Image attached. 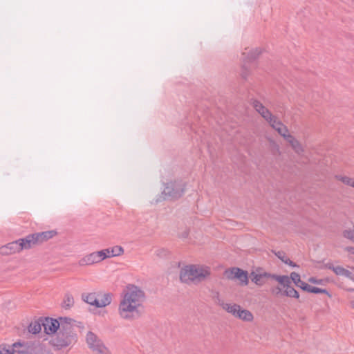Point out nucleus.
<instances>
[{
    "label": "nucleus",
    "instance_id": "f257e3e1",
    "mask_svg": "<svg viewBox=\"0 0 354 354\" xmlns=\"http://www.w3.org/2000/svg\"><path fill=\"white\" fill-rule=\"evenodd\" d=\"M145 299V294L138 286L128 284L119 305V314L122 319H133L141 314L140 308Z\"/></svg>",
    "mask_w": 354,
    "mask_h": 354
},
{
    "label": "nucleus",
    "instance_id": "f03ea898",
    "mask_svg": "<svg viewBox=\"0 0 354 354\" xmlns=\"http://www.w3.org/2000/svg\"><path fill=\"white\" fill-rule=\"evenodd\" d=\"M62 326L56 333L55 338L51 341L53 346L56 350H62L77 342V334L72 324L74 319L64 317Z\"/></svg>",
    "mask_w": 354,
    "mask_h": 354
},
{
    "label": "nucleus",
    "instance_id": "7ed1b4c3",
    "mask_svg": "<svg viewBox=\"0 0 354 354\" xmlns=\"http://www.w3.org/2000/svg\"><path fill=\"white\" fill-rule=\"evenodd\" d=\"M210 274V268L207 266L189 265L183 268L180 271L181 281L189 283L192 281L201 282Z\"/></svg>",
    "mask_w": 354,
    "mask_h": 354
},
{
    "label": "nucleus",
    "instance_id": "20e7f679",
    "mask_svg": "<svg viewBox=\"0 0 354 354\" xmlns=\"http://www.w3.org/2000/svg\"><path fill=\"white\" fill-rule=\"evenodd\" d=\"M186 184L181 180L169 181L165 184L162 192L164 200L175 201L182 197L185 192Z\"/></svg>",
    "mask_w": 354,
    "mask_h": 354
},
{
    "label": "nucleus",
    "instance_id": "39448f33",
    "mask_svg": "<svg viewBox=\"0 0 354 354\" xmlns=\"http://www.w3.org/2000/svg\"><path fill=\"white\" fill-rule=\"evenodd\" d=\"M64 317H59L58 319L52 317H40L44 333L47 335L56 334L59 328L62 326Z\"/></svg>",
    "mask_w": 354,
    "mask_h": 354
},
{
    "label": "nucleus",
    "instance_id": "423d86ee",
    "mask_svg": "<svg viewBox=\"0 0 354 354\" xmlns=\"http://www.w3.org/2000/svg\"><path fill=\"white\" fill-rule=\"evenodd\" d=\"M86 341L88 346L93 351L96 352L97 354L104 353L106 347L102 340L93 332L88 331L86 335Z\"/></svg>",
    "mask_w": 354,
    "mask_h": 354
},
{
    "label": "nucleus",
    "instance_id": "0eeeda50",
    "mask_svg": "<svg viewBox=\"0 0 354 354\" xmlns=\"http://www.w3.org/2000/svg\"><path fill=\"white\" fill-rule=\"evenodd\" d=\"M225 275L228 279H238L242 285L248 284V272L239 268L234 267L225 271Z\"/></svg>",
    "mask_w": 354,
    "mask_h": 354
},
{
    "label": "nucleus",
    "instance_id": "6e6552de",
    "mask_svg": "<svg viewBox=\"0 0 354 354\" xmlns=\"http://www.w3.org/2000/svg\"><path fill=\"white\" fill-rule=\"evenodd\" d=\"M262 51L260 48H255L250 50L247 55H245V53H243V71L241 73V76L243 79L246 80L248 75V71L247 68V64L254 62L258 57L261 54Z\"/></svg>",
    "mask_w": 354,
    "mask_h": 354
},
{
    "label": "nucleus",
    "instance_id": "1a4fd4ad",
    "mask_svg": "<svg viewBox=\"0 0 354 354\" xmlns=\"http://www.w3.org/2000/svg\"><path fill=\"white\" fill-rule=\"evenodd\" d=\"M19 239L7 243L0 248V254L2 255H10L19 253L21 251Z\"/></svg>",
    "mask_w": 354,
    "mask_h": 354
},
{
    "label": "nucleus",
    "instance_id": "9d476101",
    "mask_svg": "<svg viewBox=\"0 0 354 354\" xmlns=\"http://www.w3.org/2000/svg\"><path fill=\"white\" fill-rule=\"evenodd\" d=\"M270 273L267 272H259V270L256 272L252 271L250 274L251 281L256 285L261 286L266 282V279L270 278Z\"/></svg>",
    "mask_w": 354,
    "mask_h": 354
},
{
    "label": "nucleus",
    "instance_id": "9b49d317",
    "mask_svg": "<svg viewBox=\"0 0 354 354\" xmlns=\"http://www.w3.org/2000/svg\"><path fill=\"white\" fill-rule=\"evenodd\" d=\"M30 343L15 342L11 346V354H30Z\"/></svg>",
    "mask_w": 354,
    "mask_h": 354
},
{
    "label": "nucleus",
    "instance_id": "f8f14e48",
    "mask_svg": "<svg viewBox=\"0 0 354 354\" xmlns=\"http://www.w3.org/2000/svg\"><path fill=\"white\" fill-rule=\"evenodd\" d=\"M101 296V292H91L88 294H82V298L86 303L98 308L99 299Z\"/></svg>",
    "mask_w": 354,
    "mask_h": 354
},
{
    "label": "nucleus",
    "instance_id": "ddd939ff",
    "mask_svg": "<svg viewBox=\"0 0 354 354\" xmlns=\"http://www.w3.org/2000/svg\"><path fill=\"white\" fill-rule=\"evenodd\" d=\"M99 262L100 261L96 254V252H93L82 258L79 261V264L81 266H84L93 265L94 263H97Z\"/></svg>",
    "mask_w": 354,
    "mask_h": 354
},
{
    "label": "nucleus",
    "instance_id": "4468645a",
    "mask_svg": "<svg viewBox=\"0 0 354 354\" xmlns=\"http://www.w3.org/2000/svg\"><path fill=\"white\" fill-rule=\"evenodd\" d=\"M290 281L295 283L297 287L300 288L302 290L306 291L308 283L304 282L301 279L300 275L295 272H292L290 274Z\"/></svg>",
    "mask_w": 354,
    "mask_h": 354
},
{
    "label": "nucleus",
    "instance_id": "2eb2a0df",
    "mask_svg": "<svg viewBox=\"0 0 354 354\" xmlns=\"http://www.w3.org/2000/svg\"><path fill=\"white\" fill-rule=\"evenodd\" d=\"M19 241L21 251L24 250H29L35 247L30 234L24 238L19 239Z\"/></svg>",
    "mask_w": 354,
    "mask_h": 354
},
{
    "label": "nucleus",
    "instance_id": "dca6fc26",
    "mask_svg": "<svg viewBox=\"0 0 354 354\" xmlns=\"http://www.w3.org/2000/svg\"><path fill=\"white\" fill-rule=\"evenodd\" d=\"M270 278L276 280L284 288L287 287L289 284H291L290 278L287 275H277L276 274L270 273Z\"/></svg>",
    "mask_w": 354,
    "mask_h": 354
},
{
    "label": "nucleus",
    "instance_id": "f3484780",
    "mask_svg": "<svg viewBox=\"0 0 354 354\" xmlns=\"http://www.w3.org/2000/svg\"><path fill=\"white\" fill-rule=\"evenodd\" d=\"M41 321L40 320V317L35 320V322H32L28 326V330L30 333L36 335L38 334L41 329Z\"/></svg>",
    "mask_w": 354,
    "mask_h": 354
},
{
    "label": "nucleus",
    "instance_id": "a211bd4d",
    "mask_svg": "<svg viewBox=\"0 0 354 354\" xmlns=\"http://www.w3.org/2000/svg\"><path fill=\"white\" fill-rule=\"evenodd\" d=\"M282 296L299 299V293L297 290L295 289L294 287L291 286V284H289L287 287L285 288V290L283 291Z\"/></svg>",
    "mask_w": 354,
    "mask_h": 354
},
{
    "label": "nucleus",
    "instance_id": "6ab92c4d",
    "mask_svg": "<svg viewBox=\"0 0 354 354\" xmlns=\"http://www.w3.org/2000/svg\"><path fill=\"white\" fill-rule=\"evenodd\" d=\"M222 307L227 313L232 314L234 317H236L241 306L236 304H231L225 303L222 304Z\"/></svg>",
    "mask_w": 354,
    "mask_h": 354
},
{
    "label": "nucleus",
    "instance_id": "aec40b11",
    "mask_svg": "<svg viewBox=\"0 0 354 354\" xmlns=\"http://www.w3.org/2000/svg\"><path fill=\"white\" fill-rule=\"evenodd\" d=\"M286 140L290 144L292 149L297 153H299L303 151L302 147L299 142L297 139H295L292 135L288 134Z\"/></svg>",
    "mask_w": 354,
    "mask_h": 354
},
{
    "label": "nucleus",
    "instance_id": "412c9836",
    "mask_svg": "<svg viewBox=\"0 0 354 354\" xmlns=\"http://www.w3.org/2000/svg\"><path fill=\"white\" fill-rule=\"evenodd\" d=\"M113 295L110 292L108 293H101L100 300L99 299V306L98 308L106 307L109 306L112 301Z\"/></svg>",
    "mask_w": 354,
    "mask_h": 354
},
{
    "label": "nucleus",
    "instance_id": "4be33fe9",
    "mask_svg": "<svg viewBox=\"0 0 354 354\" xmlns=\"http://www.w3.org/2000/svg\"><path fill=\"white\" fill-rule=\"evenodd\" d=\"M236 318H239L243 321L250 322L253 319V315L248 310L241 309L240 307Z\"/></svg>",
    "mask_w": 354,
    "mask_h": 354
},
{
    "label": "nucleus",
    "instance_id": "5701e85b",
    "mask_svg": "<svg viewBox=\"0 0 354 354\" xmlns=\"http://www.w3.org/2000/svg\"><path fill=\"white\" fill-rule=\"evenodd\" d=\"M333 271L335 272L336 275L344 276L347 278L353 279L352 273L348 270H346L342 266H335Z\"/></svg>",
    "mask_w": 354,
    "mask_h": 354
},
{
    "label": "nucleus",
    "instance_id": "b1692460",
    "mask_svg": "<svg viewBox=\"0 0 354 354\" xmlns=\"http://www.w3.org/2000/svg\"><path fill=\"white\" fill-rule=\"evenodd\" d=\"M37 233L40 237L42 243L52 239L57 234V231L55 230H48Z\"/></svg>",
    "mask_w": 354,
    "mask_h": 354
},
{
    "label": "nucleus",
    "instance_id": "393cba45",
    "mask_svg": "<svg viewBox=\"0 0 354 354\" xmlns=\"http://www.w3.org/2000/svg\"><path fill=\"white\" fill-rule=\"evenodd\" d=\"M106 250H109V257H118L124 253V249L120 245H115L112 248H106Z\"/></svg>",
    "mask_w": 354,
    "mask_h": 354
},
{
    "label": "nucleus",
    "instance_id": "a878e982",
    "mask_svg": "<svg viewBox=\"0 0 354 354\" xmlns=\"http://www.w3.org/2000/svg\"><path fill=\"white\" fill-rule=\"evenodd\" d=\"M74 304V299L71 294L66 293L64 296L63 302H62V307L65 309H69L71 307H72Z\"/></svg>",
    "mask_w": 354,
    "mask_h": 354
},
{
    "label": "nucleus",
    "instance_id": "bb28decb",
    "mask_svg": "<svg viewBox=\"0 0 354 354\" xmlns=\"http://www.w3.org/2000/svg\"><path fill=\"white\" fill-rule=\"evenodd\" d=\"M250 103L256 111H257L259 114H261V111L266 108L260 101L255 99H251Z\"/></svg>",
    "mask_w": 354,
    "mask_h": 354
},
{
    "label": "nucleus",
    "instance_id": "cd10ccee",
    "mask_svg": "<svg viewBox=\"0 0 354 354\" xmlns=\"http://www.w3.org/2000/svg\"><path fill=\"white\" fill-rule=\"evenodd\" d=\"M335 178L337 180L342 182L344 184L351 186V187L353 185L352 182L354 180V179L352 178H350L346 176H342V175H336Z\"/></svg>",
    "mask_w": 354,
    "mask_h": 354
},
{
    "label": "nucleus",
    "instance_id": "c85d7f7f",
    "mask_svg": "<svg viewBox=\"0 0 354 354\" xmlns=\"http://www.w3.org/2000/svg\"><path fill=\"white\" fill-rule=\"evenodd\" d=\"M96 254L97 255L100 262L107 258H109V250L104 249L100 251H97Z\"/></svg>",
    "mask_w": 354,
    "mask_h": 354
},
{
    "label": "nucleus",
    "instance_id": "c756f323",
    "mask_svg": "<svg viewBox=\"0 0 354 354\" xmlns=\"http://www.w3.org/2000/svg\"><path fill=\"white\" fill-rule=\"evenodd\" d=\"M260 115L268 122H271L272 118L274 117L272 113L267 108L262 111Z\"/></svg>",
    "mask_w": 354,
    "mask_h": 354
},
{
    "label": "nucleus",
    "instance_id": "7c9ffc66",
    "mask_svg": "<svg viewBox=\"0 0 354 354\" xmlns=\"http://www.w3.org/2000/svg\"><path fill=\"white\" fill-rule=\"evenodd\" d=\"M343 236L354 242V225L351 229L345 230L343 232Z\"/></svg>",
    "mask_w": 354,
    "mask_h": 354
},
{
    "label": "nucleus",
    "instance_id": "2f4dec72",
    "mask_svg": "<svg viewBox=\"0 0 354 354\" xmlns=\"http://www.w3.org/2000/svg\"><path fill=\"white\" fill-rule=\"evenodd\" d=\"M269 124L274 129L279 128L281 126L283 125V124L281 121L278 120L275 116L272 118L271 122H269Z\"/></svg>",
    "mask_w": 354,
    "mask_h": 354
},
{
    "label": "nucleus",
    "instance_id": "473e14b6",
    "mask_svg": "<svg viewBox=\"0 0 354 354\" xmlns=\"http://www.w3.org/2000/svg\"><path fill=\"white\" fill-rule=\"evenodd\" d=\"M275 130L285 139L287 138L288 130L284 124L281 126L279 128H277Z\"/></svg>",
    "mask_w": 354,
    "mask_h": 354
},
{
    "label": "nucleus",
    "instance_id": "72a5a7b5",
    "mask_svg": "<svg viewBox=\"0 0 354 354\" xmlns=\"http://www.w3.org/2000/svg\"><path fill=\"white\" fill-rule=\"evenodd\" d=\"M30 236L35 246L42 244V242L37 232L32 233L30 234Z\"/></svg>",
    "mask_w": 354,
    "mask_h": 354
},
{
    "label": "nucleus",
    "instance_id": "f704fd0d",
    "mask_svg": "<svg viewBox=\"0 0 354 354\" xmlns=\"http://www.w3.org/2000/svg\"><path fill=\"white\" fill-rule=\"evenodd\" d=\"M321 288L315 287L308 285V287L305 292H309V293H314V294H320Z\"/></svg>",
    "mask_w": 354,
    "mask_h": 354
},
{
    "label": "nucleus",
    "instance_id": "c9c22d12",
    "mask_svg": "<svg viewBox=\"0 0 354 354\" xmlns=\"http://www.w3.org/2000/svg\"><path fill=\"white\" fill-rule=\"evenodd\" d=\"M0 354H11V346L7 347L6 344H0Z\"/></svg>",
    "mask_w": 354,
    "mask_h": 354
},
{
    "label": "nucleus",
    "instance_id": "e433bc0d",
    "mask_svg": "<svg viewBox=\"0 0 354 354\" xmlns=\"http://www.w3.org/2000/svg\"><path fill=\"white\" fill-rule=\"evenodd\" d=\"M272 252H274L276 257H277L283 263L285 261V259L288 258L286 257V253L282 250H279L277 252L272 250Z\"/></svg>",
    "mask_w": 354,
    "mask_h": 354
},
{
    "label": "nucleus",
    "instance_id": "4c0bfd02",
    "mask_svg": "<svg viewBox=\"0 0 354 354\" xmlns=\"http://www.w3.org/2000/svg\"><path fill=\"white\" fill-rule=\"evenodd\" d=\"M317 263H323V265L319 267L321 269L328 268V269H330V270H333L334 267H335L331 262H328L326 263H324V261H318Z\"/></svg>",
    "mask_w": 354,
    "mask_h": 354
},
{
    "label": "nucleus",
    "instance_id": "58836bf2",
    "mask_svg": "<svg viewBox=\"0 0 354 354\" xmlns=\"http://www.w3.org/2000/svg\"><path fill=\"white\" fill-rule=\"evenodd\" d=\"M308 282L313 283V284H317V285H322L324 283V279H319L314 277H311L308 279Z\"/></svg>",
    "mask_w": 354,
    "mask_h": 354
},
{
    "label": "nucleus",
    "instance_id": "ea45409f",
    "mask_svg": "<svg viewBox=\"0 0 354 354\" xmlns=\"http://www.w3.org/2000/svg\"><path fill=\"white\" fill-rule=\"evenodd\" d=\"M156 255L160 257H166L168 254V251L164 248H160L156 250Z\"/></svg>",
    "mask_w": 354,
    "mask_h": 354
},
{
    "label": "nucleus",
    "instance_id": "a19ab883",
    "mask_svg": "<svg viewBox=\"0 0 354 354\" xmlns=\"http://www.w3.org/2000/svg\"><path fill=\"white\" fill-rule=\"evenodd\" d=\"M271 291H272V294H274L276 295H280L282 296L283 291H282L281 288L279 286L273 288Z\"/></svg>",
    "mask_w": 354,
    "mask_h": 354
},
{
    "label": "nucleus",
    "instance_id": "79ce46f5",
    "mask_svg": "<svg viewBox=\"0 0 354 354\" xmlns=\"http://www.w3.org/2000/svg\"><path fill=\"white\" fill-rule=\"evenodd\" d=\"M284 263L287 264V265H289L290 266L293 267V268L298 267V266L297 265L296 263L293 262L292 261H291L288 258L285 259Z\"/></svg>",
    "mask_w": 354,
    "mask_h": 354
},
{
    "label": "nucleus",
    "instance_id": "37998d69",
    "mask_svg": "<svg viewBox=\"0 0 354 354\" xmlns=\"http://www.w3.org/2000/svg\"><path fill=\"white\" fill-rule=\"evenodd\" d=\"M321 293L326 294L330 298L332 297V295L326 289L321 288L320 294Z\"/></svg>",
    "mask_w": 354,
    "mask_h": 354
},
{
    "label": "nucleus",
    "instance_id": "c03bdc74",
    "mask_svg": "<svg viewBox=\"0 0 354 354\" xmlns=\"http://www.w3.org/2000/svg\"><path fill=\"white\" fill-rule=\"evenodd\" d=\"M346 251H348L349 253L354 254V247L350 246L346 247Z\"/></svg>",
    "mask_w": 354,
    "mask_h": 354
},
{
    "label": "nucleus",
    "instance_id": "a18cd8bd",
    "mask_svg": "<svg viewBox=\"0 0 354 354\" xmlns=\"http://www.w3.org/2000/svg\"><path fill=\"white\" fill-rule=\"evenodd\" d=\"M187 235H188V233H187V232H185V233H184L183 236H184V237H187Z\"/></svg>",
    "mask_w": 354,
    "mask_h": 354
},
{
    "label": "nucleus",
    "instance_id": "49530a36",
    "mask_svg": "<svg viewBox=\"0 0 354 354\" xmlns=\"http://www.w3.org/2000/svg\"><path fill=\"white\" fill-rule=\"evenodd\" d=\"M160 201H161V200H160V199H159V198H158V199L156 200V202H157V203L160 202Z\"/></svg>",
    "mask_w": 354,
    "mask_h": 354
},
{
    "label": "nucleus",
    "instance_id": "de8ad7c7",
    "mask_svg": "<svg viewBox=\"0 0 354 354\" xmlns=\"http://www.w3.org/2000/svg\"><path fill=\"white\" fill-rule=\"evenodd\" d=\"M353 307H354V301H353Z\"/></svg>",
    "mask_w": 354,
    "mask_h": 354
}]
</instances>
